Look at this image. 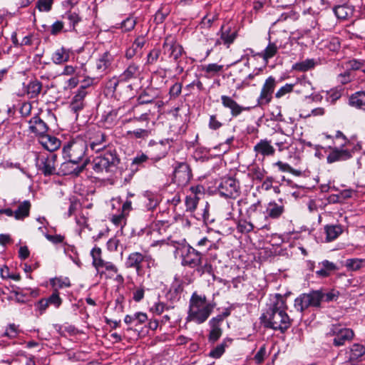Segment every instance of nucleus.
Here are the masks:
<instances>
[{"instance_id":"obj_53","label":"nucleus","mask_w":365,"mask_h":365,"mask_svg":"<svg viewBox=\"0 0 365 365\" xmlns=\"http://www.w3.org/2000/svg\"><path fill=\"white\" fill-rule=\"evenodd\" d=\"M364 59L353 58L348 61L346 63V68L349 70L358 71L361 70L362 63Z\"/></svg>"},{"instance_id":"obj_36","label":"nucleus","mask_w":365,"mask_h":365,"mask_svg":"<svg viewBox=\"0 0 365 365\" xmlns=\"http://www.w3.org/2000/svg\"><path fill=\"white\" fill-rule=\"evenodd\" d=\"M31 209V202L29 200H24L21 202L16 210L14 211V217L16 220H23L29 215Z\"/></svg>"},{"instance_id":"obj_26","label":"nucleus","mask_w":365,"mask_h":365,"mask_svg":"<svg viewBox=\"0 0 365 365\" xmlns=\"http://www.w3.org/2000/svg\"><path fill=\"white\" fill-rule=\"evenodd\" d=\"M168 154V150L163 143H155L151 150L150 160L153 163H157Z\"/></svg>"},{"instance_id":"obj_51","label":"nucleus","mask_w":365,"mask_h":365,"mask_svg":"<svg viewBox=\"0 0 365 365\" xmlns=\"http://www.w3.org/2000/svg\"><path fill=\"white\" fill-rule=\"evenodd\" d=\"M53 3L51 0H38L36 4V8L40 12H48L52 9Z\"/></svg>"},{"instance_id":"obj_21","label":"nucleus","mask_w":365,"mask_h":365,"mask_svg":"<svg viewBox=\"0 0 365 365\" xmlns=\"http://www.w3.org/2000/svg\"><path fill=\"white\" fill-rule=\"evenodd\" d=\"M29 123V129L32 133L40 135V137L46 133L48 126L38 115L33 117Z\"/></svg>"},{"instance_id":"obj_6","label":"nucleus","mask_w":365,"mask_h":365,"mask_svg":"<svg viewBox=\"0 0 365 365\" xmlns=\"http://www.w3.org/2000/svg\"><path fill=\"white\" fill-rule=\"evenodd\" d=\"M217 190L221 196L228 198H237L240 193L239 182L232 177L222 178Z\"/></svg>"},{"instance_id":"obj_62","label":"nucleus","mask_w":365,"mask_h":365,"mask_svg":"<svg viewBox=\"0 0 365 365\" xmlns=\"http://www.w3.org/2000/svg\"><path fill=\"white\" fill-rule=\"evenodd\" d=\"M160 54V49L154 48L150 51V52L148 54L147 57V63L148 64H153L157 61Z\"/></svg>"},{"instance_id":"obj_49","label":"nucleus","mask_w":365,"mask_h":365,"mask_svg":"<svg viewBox=\"0 0 365 365\" xmlns=\"http://www.w3.org/2000/svg\"><path fill=\"white\" fill-rule=\"evenodd\" d=\"M274 165L277 166L279 170H281L282 172L290 173L295 176H299L302 174V172L300 170L292 168L288 163H283L279 160Z\"/></svg>"},{"instance_id":"obj_15","label":"nucleus","mask_w":365,"mask_h":365,"mask_svg":"<svg viewBox=\"0 0 365 365\" xmlns=\"http://www.w3.org/2000/svg\"><path fill=\"white\" fill-rule=\"evenodd\" d=\"M147 258V256L138 252H134L130 253L127 257L125 264L127 268H133L135 269L138 274L142 271L141 264Z\"/></svg>"},{"instance_id":"obj_61","label":"nucleus","mask_w":365,"mask_h":365,"mask_svg":"<svg viewBox=\"0 0 365 365\" xmlns=\"http://www.w3.org/2000/svg\"><path fill=\"white\" fill-rule=\"evenodd\" d=\"M49 304H53L56 307H58L62 302L61 297H59L58 292L55 291L48 298L46 299Z\"/></svg>"},{"instance_id":"obj_35","label":"nucleus","mask_w":365,"mask_h":365,"mask_svg":"<svg viewBox=\"0 0 365 365\" xmlns=\"http://www.w3.org/2000/svg\"><path fill=\"white\" fill-rule=\"evenodd\" d=\"M190 190L192 191V194L186 197L185 203L186 211L192 212L195 210L197 207L199 202V197L197 195V187H192Z\"/></svg>"},{"instance_id":"obj_16","label":"nucleus","mask_w":365,"mask_h":365,"mask_svg":"<svg viewBox=\"0 0 365 365\" xmlns=\"http://www.w3.org/2000/svg\"><path fill=\"white\" fill-rule=\"evenodd\" d=\"M293 129L284 130L282 128H279L277 133H279L280 136L276 139L275 145L277 146L279 151L287 150L290 147L292 143L290 136L293 134Z\"/></svg>"},{"instance_id":"obj_2","label":"nucleus","mask_w":365,"mask_h":365,"mask_svg":"<svg viewBox=\"0 0 365 365\" xmlns=\"http://www.w3.org/2000/svg\"><path fill=\"white\" fill-rule=\"evenodd\" d=\"M287 304L284 299L277 294L269 308L260 317L261 324L268 329L285 331L291 325V319L286 312Z\"/></svg>"},{"instance_id":"obj_13","label":"nucleus","mask_w":365,"mask_h":365,"mask_svg":"<svg viewBox=\"0 0 365 365\" xmlns=\"http://www.w3.org/2000/svg\"><path fill=\"white\" fill-rule=\"evenodd\" d=\"M202 256L203 255L200 251L189 246L186 249V252L182 255V264L191 268H196L202 262Z\"/></svg>"},{"instance_id":"obj_41","label":"nucleus","mask_w":365,"mask_h":365,"mask_svg":"<svg viewBox=\"0 0 365 365\" xmlns=\"http://www.w3.org/2000/svg\"><path fill=\"white\" fill-rule=\"evenodd\" d=\"M42 89V83L38 81H31L27 86V94L29 98L38 97Z\"/></svg>"},{"instance_id":"obj_34","label":"nucleus","mask_w":365,"mask_h":365,"mask_svg":"<svg viewBox=\"0 0 365 365\" xmlns=\"http://www.w3.org/2000/svg\"><path fill=\"white\" fill-rule=\"evenodd\" d=\"M349 101L350 106L365 110V91H358L352 94Z\"/></svg>"},{"instance_id":"obj_45","label":"nucleus","mask_w":365,"mask_h":365,"mask_svg":"<svg viewBox=\"0 0 365 365\" xmlns=\"http://www.w3.org/2000/svg\"><path fill=\"white\" fill-rule=\"evenodd\" d=\"M29 289H24L20 287H16V289L12 291L14 294L11 299H14L17 303L24 304L27 302L29 295Z\"/></svg>"},{"instance_id":"obj_44","label":"nucleus","mask_w":365,"mask_h":365,"mask_svg":"<svg viewBox=\"0 0 365 365\" xmlns=\"http://www.w3.org/2000/svg\"><path fill=\"white\" fill-rule=\"evenodd\" d=\"M63 18L68 21L70 29L75 30L76 25L81 21L78 14L74 11H67Z\"/></svg>"},{"instance_id":"obj_38","label":"nucleus","mask_w":365,"mask_h":365,"mask_svg":"<svg viewBox=\"0 0 365 365\" xmlns=\"http://www.w3.org/2000/svg\"><path fill=\"white\" fill-rule=\"evenodd\" d=\"M232 339L229 338L225 339L222 343L218 344L215 348H214L209 354V356L214 359H219L224 354L225 351V348L229 346L231 343Z\"/></svg>"},{"instance_id":"obj_28","label":"nucleus","mask_w":365,"mask_h":365,"mask_svg":"<svg viewBox=\"0 0 365 365\" xmlns=\"http://www.w3.org/2000/svg\"><path fill=\"white\" fill-rule=\"evenodd\" d=\"M70 58V50L64 47L56 49L51 56V60L55 64H62L67 62Z\"/></svg>"},{"instance_id":"obj_14","label":"nucleus","mask_w":365,"mask_h":365,"mask_svg":"<svg viewBox=\"0 0 365 365\" xmlns=\"http://www.w3.org/2000/svg\"><path fill=\"white\" fill-rule=\"evenodd\" d=\"M220 98H221L222 105L225 108L230 109V113H231L232 116L234 118L237 117L243 111H248L250 110V107H244L242 106H240L239 103H237V101H235L230 96L222 95V96H221Z\"/></svg>"},{"instance_id":"obj_60","label":"nucleus","mask_w":365,"mask_h":365,"mask_svg":"<svg viewBox=\"0 0 365 365\" xmlns=\"http://www.w3.org/2000/svg\"><path fill=\"white\" fill-rule=\"evenodd\" d=\"M262 69V68H255L253 72L250 73L243 81H242V86H250V81L253 80L255 76H259Z\"/></svg>"},{"instance_id":"obj_1","label":"nucleus","mask_w":365,"mask_h":365,"mask_svg":"<svg viewBox=\"0 0 365 365\" xmlns=\"http://www.w3.org/2000/svg\"><path fill=\"white\" fill-rule=\"evenodd\" d=\"M82 138L87 144V148L94 153L102 152L93 160V170L96 173H113L120 162L116 150L112 147L107 146L106 135L100 129L89 128Z\"/></svg>"},{"instance_id":"obj_23","label":"nucleus","mask_w":365,"mask_h":365,"mask_svg":"<svg viewBox=\"0 0 365 365\" xmlns=\"http://www.w3.org/2000/svg\"><path fill=\"white\" fill-rule=\"evenodd\" d=\"M39 142L50 153H53L61 145V141L57 138L46 134L40 137Z\"/></svg>"},{"instance_id":"obj_30","label":"nucleus","mask_w":365,"mask_h":365,"mask_svg":"<svg viewBox=\"0 0 365 365\" xmlns=\"http://www.w3.org/2000/svg\"><path fill=\"white\" fill-rule=\"evenodd\" d=\"M148 320V316L143 312H136L133 314H128L125 317L124 322L133 327H138Z\"/></svg>"},{"instance_id":"obj_40","label":"nucleus","mask_w":365,"mask_h":365,"mask_svg":"<svg viewBox=\"0 0 365 365\" xmlns=\"http://www.w3.org/2000/svg\"><path fill=\"white\" fill-rule=\"evenodd\" d=\"M346 267L351 271H357L365 266V259L351 258L345 261Z\"/></svg>"},{"instance_id":"obj_42","label":"nucleus","mask_w":365,"mask_h":365,"mask_svg":"<svg viewBox=\"0 0 365 365\" xmlns=\"http://www.w3.org/2000/svg\"><path fill=\"white\" fill-rule=\"evenodd\" d=\"M365 354V346L359 344H354L350 348L349 361H355Z\"/></svg>"},{"instance_id":"obj_63","label":"nucleus","mask_w":365,"mask_h":365,"mask_svg":"<svg viewBox=\"0 0 365 365\" xmlns=\"http://www.w3.org/2000/svg\"><path fill=\"white\" fill-rule=\"evenodd\" d=\"M352 77L349 71H346L345 72L339 74L337 76L338 82L343 85L349 83Z\"/></svg>"},{"instance_id":"obj_24","label":"nucleus","mask_w":365,"mask_h":365,"mask_svg":"<svg viewBox=\"0 0 365 365\" xmlns=\"http://www.w3.org/2000/svg\"><path fill=\"white\" fill-rule=\"evenodd\" d=\"M294 85L297 88L295 91L304 94L305 97L310 96L313 93L314 88L312 83L304 77L299 78Z\"/></svg>"},{"instance_id":"obj_33","label":"nucleus","mask_w":365,"mask_h":365,"mask_svg":"<svg viewBox=\"0 0 365 365\" xmlns=\"http://www.w3.org/2000/svg\"><path fill=\"white\" fill-rule=\"evenodd\" d=\"M113 57L108 52L103 53L96 62V68L100 73L106 72L110 67Z\"/></svg>"},{"instance_id":"obj_32","label":"nucleus","mask_w":365,"mask_h":365,"mask_svg":"<svg viewBox=\"0 0 365 365\" xmlns=\"http://www.w3.org/2000/svg\"><path fill=\"white\" fill-rule=\"evenodd\" d=\"M220 35L223 44H225L227 48H229L237 38V33L236 31H232L230 27L225 28L222 26L220 29Z\"/></svg>"},{"instance_id":"obj_54","label":"nucleus","mask_w":365,"mask_h":365,"mask_svg":"<svg viewBox=\"0 0 365 365\" xmlns=\"http://www.w3.org/2000/svg\"><path fill=\"white\" fill-rule=\"evenodd\" d=\"M136 24V20L133 17H128L121 23V28L124 31L133 30Z\"/></svg>"},{"instance_id":"obj_37","label":"nucleus","mask_w":365,"mask_h":365,"mask_svg":"<svg viewBox=\"0 0 365 365\" xmlns=\"http://www.w3.org/2000/svg\"><path fill=\"white\" fill-rule=\"evenodd\" d=\"M157 98L155 91L153 88H148L143 91L138 97V104L143 105L152 103Z\"/></svg>"},{"instance_id":"obj_17","label":"nucleus","mask_w":365,"mask_h":365,"mask_svg":"<svg viewBox=\"0 0 365 365\" xmlns=\"http://www.w3.org/2000/svg\"><path fill=\"white\" fill-rule=\"evenodd\" d=\"M86 161L82 164L78 163L70 162L66 160V162L61 164V171L64 175H78L85 168Z\"/></svg>"},{"instance_id":"obj_39","label":"nucleus","mask_w":365,"mask_h":365,"mask_svg":"<svg viewBox=\"0 0 365 365\" xmlns=\"http://www.w3.org/2000/svg\"><path fill=\"white\" fill-rule=\"evenodd\" d=\"M327 240L330 242L336 239L342 233L341 225H327L325 227Z\"/></svg>"},{"instance_id":"obj_20","label":"nucleus","mask_w":365,"mask_h":365,"mask_svg":"<svg viewBox=\"0 0 365 365\" xmlns=\"http://www.w3.org/2000/svg\"><path fill=\"white\" fill-rule=\"evenodd\" d=\"M222 324V317H215L212 318L209 324L210 326V331L209 334V340L211 341H216L221 336L222 331L220 328V325Z\"/></svg>"},{"instance_id":"obj_55","label":"nucleus","mask_w":365,"mask_h":365,"mask_svg":"<svg viewBox=\"0 0 365 365\" xmlns=\"http://www.w3.org/2000/svg\"><path fill=\"white\" fill-rule=\"evenodd\" d=\"M182 87V85L180 83H175L173 84L169 91L170 98L173 99L178 98L181 93Z\"/></svg>"},{"instance_id":"obj_29","label":"nucleus","mask_w":365,"mask_h":365,"mask_svg":"<svg viewBox=\"0 0 365 365\" xmlns=\"http://www.w3.org/2000/svg\"><path fill=\"white\" fill-rule=\"evenodd\" d=\"M145 40L143 36H138L135 38L133 44L127 48L125 51V57L128 59L133 58L144 46Z\"/></svg>"},{"instance_id":"obj_5","label":"nucleus","mask_w":365,"mask_h":365,"mask_svg":"<svg viewBox=\"0 0 365 365\" xmlns=\"http://www.w3.org/2000/svg\"><path fill=\"white\" fill-rule=\"evenodd\" d=\"M323 291L314 290L309 293L300 294L294 300V307L297 311L303 312L309 307H319L322 301Z\"/></svg>"},{"instance_id":"obj_46","label":"nucleus","mask_w":365,"mask_h":365,"mask_svg":"<svg viewBox=\"0 0 365 365\" xmlns=\"http://www.w3.org/2000/svg\"><path fill=\"white\" fill-rule=\"evenodd\" d=\"M145 205L148 210H154L159 204V200L156 195L147 192L145 195Z\"/></svg>"},{"instance_id":"obj_48","label":"nucleus","mask_w":365,"mask_h":365,"mask_svg":"<svg viewBox=\"0 0 365 365\" xmlns=\"http://www.w3.org/2000/svg\"><path fill=\"white\" fill-rule=\"evenodd\" d=\"M255 228L254 224L250 220H240L237 224V230L242 233H249Z\"/></svg>"},{"instance_id":"obj_18","label":"nucleus","mask_w":365,"mask_h":365,"mask_svg":"<svg viewBox=\"0 0 365 365\" xmlns=\"http://www.w3.org/2000/svg\"><path fill=\"white\" fill-rule=\"evenodd\" d=\"M254 151L257 155H262L263 157L272 156L275 153V149L272 145L271 141L267 139L260 140L255 146Z\"/></svg>"},{"instance_id":"obj_8","label":"nucleus","mask_w":365,"mask_h":365,"mask_svg":"<svg viewBox=\"0 0 365 365\" xmlns=\"http://www.w3.org/2000/svg\"><path fill=\"white\" fill-rule=\"evenodd\" d=\"M57 156L53 153L41 154L37 158L36 165L44 175H51L56 172Z\"/></svg>"},{"instance_id":"obj_10","label":"nucleus","mask_w":365,"mask_h":365,"mask_svg":"<svg viewBox=\"0 0 365 365\" xmlns=\"http://www.w3.org/2000/svg\"><path fill=\"white\" fill-rule=\"evenodd\" d=\"M163 53L172 58L175 62H178L179 58L184 53L183 48L173 38L166 37L163 45Z\"/></svg>"},{"instance_id":"obj_64","label":"nucleus","mask_w":365,"mask_h":365,"mask_svg":"<svg viewBox=\"0 0 365 365\" xmlns=\"http://www.w3.org/2000/svg\"><path fill=\"white\" fill-rule=\"evenodd\" d=\"M4 335L11 339L16 337L18 335V331L16 325L14 324H9L6 328Z\"/></svg>"},{"instance_id":"obj_43","label":"nucleus","mask_w":365,"mask_h":365,"mask_svg":"<svg viewBox=\"0 0 365 365\" xmlns=\"http://www.w3.org/2000/svg\"><path fill=\"white\" fill-rule=\"evenodd\" d=\"M336 16L339 19H346L352 14V9L346 5H339L334 8Z\"/></svg>"},{"instance_id":"obj_22","label":"nucleus","mask_w":365,"mask_h":365,"mask_svg":"<svg viewBox=\"0 0 365 365\" xmlns=\"http://www.w3.org/2000/svg\"><path fill=\"white\" fill-rule=\"evenodd\" d=\"M140 66L134 63H130L126 69L120 75V81L128 82L139 78Z\"/></svg>"},{"instance_id":"obj_12","label":"nucleus","mask_w":365,"mask_h":365,"mask_svg":"<svg viewBox=\"0 0 365 365\" xmlns=\"http://www.w3.org/2000/svg\"><path fill=\"white\" fill-rule=\"evenodd\" d=\"M331 332L334 336L333 344L336 346H343L346 341H351L354 335L352 329L342 328L339 325H334Z\"/></svg>"},{"instance_id":"obj_58","label":"nucleus","mask_w":365,"mask_h":365,"mask_svg":"<svg viewBox=\"0 0 365 365\" xmlns=\"http://www.w3.org/2000/svg\"><path fill=\"white\" fill-rule=\"evenodd\" d=\"M128 135H133L136 138H145L150 135V131L146 129L138 128L132 131H128Z\"/></svg>"},{"instance_id":"obj_31","label":"nucleus","mask_w":365,"mask_h":365,"mask_svg":"<svg viewBox=\"0 0 365 365\" xmlns=\"http://www.w3.org/2000/svg\"><path fill=\"white\" fill-rule=\"evenodd\" d=\"M278 49L279 47L276 42L269 41L266 48L261 52L257 53V55L267 63L269 59L273 58L277 53Z\"/></svg>"},{"instance_id":"obj_52","label":"nucleus","mask_w":365,"mask_h":365,"mask_svg":"<svg viewBox=\"0 0 365 365\" xmlns=\"http://www.w3.org/2000/svg\"><path fill=\"white\" fill-rule=\"evenodd\" d=\"M197 272L200 274L204 273H208L210 274H213V268L212 264L206 259L205 263L202 264V262L196 267Z\"/></svg>"},{"instance_id":"obj_25","label":"nucleus","mask_w":365,"mask_h":365,"mask_svg":"<svg viewBox=\"0 0 365 365\" xmlns=\"http://www.w3.org/2000/svg\"><path fill=\"white\" fill-rule=\"evenodd\" d=\"M86 96V92L82 89L78 91L73 97L70 104L71 110L78 115V113L84 107V98Z\"/></svg>"},{"instance_id":"obj_57","label":"nucleus","mask_w":365,"mask_h":365,"mask_svg":"<svg viewBox=\"0 0 365 365\" xmlns=\"http://www.w3.org/2000/svg\"><path fill=\"white\" fill-rule=\"evenodd\" d=\"M222 69H223V66L219 65L217 63H210V64L205 66L203 68V70L206 73H210V74L217 73L220 72L221 71H222Z\"/></svg>"},{"instance_id":"obj_3","label":"nucleus","mask_w":365,"mask_h":365,"mask_svg":"<svg viewBox=\"0 0 365 365\" xmlns=\"http://www.w3.org/2000/svg\"><path fill=\"white\" fill-rule=\"evenodd\" d=\"M214 306L207 302L205 296L194 293L190 300L187 322H194L200 324L204 323L211 314Z\"/></svg>"},{"instance_id":"obj_19","label":"nucleus","mask_w":365,"mask_h":365,"mask_svg":"<svg viewBox=\"0 0 365 365\" xmlns=\"http://www.w3.org/2000/svg\"><path fill=\"white\" fill-rule=\"evenodd\" d=\"M351 158V153L347 149H339L334 148L327 158L328 163H333L336 161L346 160Z\"/></svg>"},{"instance_id":"obj_4","label":"nucleus","mask_w":365,"mask_h":365,"mask_svg":"<svg viewBox=\"0 0 365 365\" xmlns=\"http://www.w3.org/2000/svg\"><path fill=\"white\" fill-rule=\"evenodd\" d=\"M89 150L87 148V144L82 138V135L76 136L64 144L63 147V157L64 159L70 160L73 163H78L86 161L88 162V158L86 157V153Z\"/></svg>"},{"instance_id":"obj_47","label":"nucleus","mask_w":365,"mask_h":365,"mask_svg":"<svg viewBox=\"0 0 365 365\" xmlns=\"http://www.w3.org/2000/svg\"><path fill=\"white\" fill-rule=\"evenodd\" d=\"M315 66V61L314 59H306L304 61L296 63L293 65L292 68L299 71H307Z\"/></svg>"},{"instance_id":"obj_56","label":"nucleus","mask_w":365,"mask_h":365,"mask_svg":"<svg viewBox=\"0 0 365 365\" xmlns=\"http://www.w3.org/2000/svg\"><path fill=\"white\" fill-rule=\"evenodd\" d=\"M294 84L287 83L284 86L281 87L275 93V97L277 98H280L282 96H285L287 93L292 92L294 89Z\"/></svg>"},{"instance_id":"obj_9","label":"nucleus","mask_w":365,"mask_h":365,"mask_svg":"<svg viewBox=\"0 0 365 365\" xmlns=\"http://www.w3.org/2000/svg\"><path fill=\"white\" fill-rule=\"evenodd\" d=\"M259 202L251 205L247 210V217L257 229L267 228L266 213L259 210Z\"/></svg>"},{"instance_id":"obj_11","label":"nucleus","mask_w":365,"mask_h":365,"mask_svg":"<svg viewBox=\"0 0 365 365\" xmlns=\"http://www.w3.org/2000/svg\"><path fill=\"white\" fill-rule=\"evenodd\" d=\"M275 86V78L272 76L268 77L264 83L260 94L257 98V106H263L271 102Z\"/></svg>"},{"instance_id":"obj_59","label":"nucleus","mask_w":365,"mask_h":365,"mask_svg":"<svg viewBox=\"0 0 365 365\" xmlns=\"http://www.w3.org/2000/svg\"><path fill=\"white\" fill-rule=\"evenodd\" d=\"M338 297L339 292L336 291L331 290L327 292H323L322 301L327 302L336 301L338 299Z\"/></svg>"},{"instance_id":"obj_7","label":"nucleus","mask_w":365,"mask_h":365,"mask_svg":"<svg viewBox=\"0 0 365 365\" xmlns=\"http://www.w3.org/2000/svg\"><path fill=\"white\" fill-rule=\"evenodd\" d=\"M192 176L190 165L184 162L176 163L174 170L173 182L178 186L184 187L187 185Z\"/></svg>"},{"instance_id":"obj_27","label":"nucleus","mask_w":365,"mask_h":365,"mask_svg":"<svg viewBox=\"0 0 365 365\" xmlns=\"http://www.w3.org/2000/svg\"><path fill=\"white\" fill-rule=\"evenodd\" d=\"M284 207L282 205H279L275 202L268 203L266 208V216L268 218L277 219L284 212Z\"/></svg>"},{"instance_id":"obj_50","label":"nucleus","mask_w":365,"mask_h":365,"mask_svg":"<svg viewBox=\"0 0 365 365\" xmlns=\"http://www.w3.org/2000/svg\"><path fill=\"white\" fill-rule=\"evenodd\" d=\"M91 255L93 258V264L96 269H99L101 264L103 263V259L101 257V250L99 247H94L91 252Z\"/></svg>"}]
</instances>
